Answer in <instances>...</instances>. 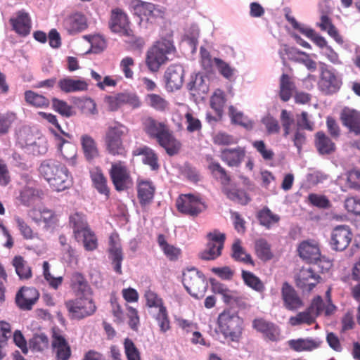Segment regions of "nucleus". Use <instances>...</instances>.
I'll return each mask as SVG.
<instances>
[{"instance_id":"1","label":"nucleus","mask_w":360,"mask_h":360,"mask_svg":"<svg viewBox=\"0 0 360 360\" xmlns=\"http://www.w3.org/2000/svg\"><path fill=\"white\" fill-rule=\"evenodd\" d=\"M143 131L150 139H155L169 156L177 154L181 143L177 140L169 126L163 122H159L152 117H146L142 120Z\"/></svg>"},{"instance_id":"2","label":"nucleus","mask_w":360,"mask_h":360,"mask_svg":"<svg viewBox=\"0 0 360 360\" xmlns=\"http://www.w3.org/2000/svg\"><path fill=\"white\" fill-rule=\"evenodd\" d=\"M41 175L56 191H63L72 185V177L67 167L58 160L49 159L43 161L39 167Z\"/></svg>"},{"instance_id":"3","label":"nucleus","mask_w":360,"mask_h":360,"mask_svg":"<svg viewBox=\"0 0 360 360\" xmlns=\"http://www.w3.org/2000/svg\"><path fill=\"white\" fill-rule=\"evenodd\" d=\"M129 129L124 124L115 121L107 128L104 142L106 152L112 156L126 157L127 150L123 139L128 136Z\"/></svg>"},{"instance_id":"4","label":"nucleus","mask_w":360,"mask_h":360,"mask_svg":"<svg viewBox=\"0 0 360 360\" xmlns=\"http://www.w3.org/2000/svg\"><path fill=\"white\" fill-rule=\"evenodd\" d=\"M175 51L172 41L162 39L156 41L147 51L146 64L150 72H158L169 60V56Z\"/></svg>"},{"instance_id":"5","label":"nucleus","mask_w":360,"mask_h":360,"mask_svg":"<svg viewBox=\"0 0 360 360\" xmlns=\"http://www.w3.org/2000/svg\"><path fill=\"white\" fill-rule=\"evenodd\" d=\"M217 325L224 338L233 342L239 340L243 332V320L237 314L224 311L218 316Z\"/></svg>"},{"instance_id":"6","label":"nucleus","mask_w":360,"mask_h":360,"mask_svg":"<svg viewBox=\"0 0 360 360\" xmlns=\"http://www.w3.org/2000/svg\"><path fill=\"white\" fill-rule=\"evenodd\" d=\"M65 305L72 319H83L93 315L96 311L91 295L76 296V298L66 301Z\"/></svg>"},{"instance_id":"7","label":"nucleus","mask_w":360,"mask_h":360,"mask_svg":"<svg viewBox=\"0 0 360 360\" xmlns=\"http://www.w3.org/2000/svg\"><path fill=\"white\" fill-rule=\"evenodd\" d=\"M183 284L187 292L197 299L204 297L207 287L205 276L195 268L183 274Z\"/></svg>"},{"instance_id":"8","label":"nucleus","mask_w":360,"mask_h":360,"mask_svg":"<svg viewBox=\"0 0 360 360\" xmlns=\"http://www.w3.org/2000/svg\"><path fill=\"white\" fill-rule=\"evenodd\" d=\"M200 58L201 65L207 72H212L214 65L219 73L225 79L231 80L233 77L235 68L219 58H212L205 49H200Z\"/></svg>"},{"instance_id":"9","label":"nucleus","mask_w":360,"mask_h":360,"mask_svg":"<svg viewBox=\"0 0 360 360\" xmlns=\"http://www.w3.org/2000/svg\"><path fill=\"white\" fill-rule=\"evenodd\" d=\"M110 30L120 36L131 38L134 32L130 27V21L127 14L121 8L112 9L108 21Z\"/></svg>"},{"instance_id":"10","label":"nucleus","mask_w":360,"mask_h":360,"mask_svg":"<svg viewBox=\"0 0 360 360\" xmlns=\"http://www.w3.org/2000/svg\"><path fill=\"white\" fill-rule=\"evenodd\" d=\"M109 176L117 191L127 190L132 183L130 172L126 162L123 161H117L111 164Z\"/></svg>"},{"instance_id":"11","label":"nucleus","mask_w":360,"mask_h":360,"mask_svg":"<svg viewBox=\"0 0 360 360\" xmlns=\"http://www.w3.org/2000/svg\"><path fill=\"white\" fill-rule=\"evenodd\" d=\"M207 247L199 253V257L203 260H214L221 255L226 236L218 230H214L207 234Z\"/></svg>"},{"instance_id":"12","label":"nucleus","mask_w":360,"mask_h":360,"mask_svg":"<svg viewBox=\"0 0 360 360\" xmlns=\"http://www.w3.org/2000/svg\"><path fill=\"white\" fill-rule=\"evenodd\" d=\"M178 211L191 217H197L206 207L201 199L192 194L181 195L176 200Z\"/></svg>"},{"instance_id":"13","label":"nucleus","mask_w":360,"mask_h":360,"mask_svg":"<svg viewBox=\"0 0 360 360\" xmlns=\"http://www.w3.org/2000/svg\"><path fill=\"white\" fill-rule=\"evenodd\" d=\"M108 108L111 111H117L124 105H129L132 108H138L141 105V101L135 93L120 92L113 96H108L105 98Z\"/></svg>"},{"instance_id":"14","label":"nucleus","mask_w":360,"mask_h":360,"mask_svg":"<svg viewBox=\"0 0 360 360\" xmlns=\"http://www.w3.org/2000/svg\"><path fill=\"white\" fill-rule=\"evenodd\" d=\"M252 327L262 335L266 342H276L280 340L281 330L274 323L264 318H255L252 322Z\"/></svg>"},{"instance_id":"15","label":"nucleus","mask_w":360,"mask_h":360,"mask_svg":"<svg viewBox=\"0 0 360 360\" xmlns=\"http://www.w3.org/2000/svg\"><path fill=\"white\" fill-rule=\"evenodd\" d=\"M341 85V79L333 70L328 69L325 66L321 68L318 86L321 92L326 95L333 94L340 89Z\"/></svg>"},{"instance_id":"16","label":"nucleus","mask_w":360,"mask_h":360,"mask_svg":"<svg viewBox=\"0 0 360 360\" xmlns=\"http://www.w3.org/2000/svg\"><path fill=\"white\" fill-rule=\"evenodd\" d=\"M108 252L114 271L120 275L122 274V262L124 259V255L120 238L117 233H112L110 235Z\"/></svg>"},{"instance_id":"17","label":"nucleus","mask_w":360,"mask_h":360,"mask_svg":"<svg viewBox=\"0 0 360 360\" xmlns=\"http://www.w3.org/2000/svg\"><path fill=\"white\" fill-rule=\"evenodd\" d=\"M352 236V232L349 226H337L332 231L330 245L333 250L342 251L349 246Z\"/></svg>"},{"instance_id":"18","label":"nucleus","mask_w":360,"mask_h":360,"mask_svg":"<svg viewBox=\"0 0 360 360\" xmlns=\"http://www.w3.org/2000/svg\"><path fill=\"white\" fill-rule=\"evenodd\" d=\"M51 349L56 360H69L72 354L71 347L59 331L53 329L51 335Z\"/></svg>"},{"instance_id":"19","label":"nucleus","mask_w":360,"mask_h":360,"mask_svg":"<svg viewBox=\"0 0 360 360\" xmlns=\"http://www.w3.org/2000/svg\"><path fill=\"white\" fill-rule=\"evenodd\" d=\"M39 297V293L35 288L23 286L17 292L15 302L20 309L30 311L32 309Z\"/></svg>"},{"instance_id":"20","label":"nucleus","mask_w":360,"mask_h":360,"mask_svg":"<svg viewBox=\"0 0 360 360\" xmlns=\"http://www.w3.org/2000/svg\"><path fill=\"white\" fill-rule=\"evenodd\" d=\"M320 279L314 269L303 267L295 277V283L302 291L309 292L320 282Z\"/></svg>"},{"instance_id":"21","label":"nucleus","mask_w":360,"mask_h":360,"mask_svg":"<svg viewBox=\"0 0 360 360\" xmlns=\"http://www.w3.org/2000/svg\"><path fill=\"white\" fill-rule=\"evenodd\" d=\"M281 298L283 307L289 311H297L304 307L302 299L288 282H284L282 285Z\"/></svg>"},{"instance_id":"22","label":"nucleus","mask_w":360,"mask_h":360,"mask_svg":"<svg viewBox=\"0 0 360 360\" xmlns=\"http://www.w3.org/2000/svg\"><path fill=\"white\" fill-rule=\"evenodd\" d=\"M57 143L58 149L68 163L69 165L75 167L77 165V148L68 140H65L60 134L56 131H51Z\"/></svg>"},{"instance_id":"23","label":"nucleus","mask_w":360,"mask_h":360,"mask_svg":"<svg viewBox=\"0 0 360 360\" xmlns=\"http://www.w3.org/2000/svg\"><path fill=\"white\" fill-rule=\"evenodd\" d=\"M62 26L69 34H75L86 30L88 27L86 17L78 12L65 16Z\"/></svg>"},{"instance_id":"24","label":"nucleus","mask_w":360,"mask_h":360,"mask_svg":"<svg viewBox=\"0 0 360 360\" xmlns=\"http://www.w3.org/2000/svg\"><path fill=\"white\" fill-rule=\"evenodd\" d=\"M184 70L180 65H172L169 66L165 72L166 86L169 91L179 89L183 83Z\"/></svg>"},{"instance_id":"25","label":"nucleus","mask_w":360,"mask_h":360,"mask_svg":"<svg viewBox=\"0 0 360 360\" xmlns=\"http://www.w3.org/2000/svg\"><path fill=\"white\" fill-rule=\"evenodd\" d=\"M246 155L245 148L238 146L234 148H225L220 153L221 160L229 167H238L244 160Z\"/></svg>"},{"instance_id":"26","label":"nucleus","mask_w":360,"mask_h":360,"mask_svg":"<svg viewBox=\"0 0 360 360\" xmlns=\"http://www.w3.org/2000/svg\"><path fill=\"white\" fill-rule=\"evenodd\" d=\"M58 87L62 92L70 94L86 91L89 89V84L83 79H75L71 77H65L59 79L58 82Z\"/></svg>"},{"instance_id":"27","label":"nucleus","mask_w":360,"mask_h":360,"mask_svg":"<svg viewBox=\"0 0 360 360\" xmlns=\"http://www.w3.org/2000/svg\"><path fill=\"white\" fill-rule=\"evenodd\" d=\"M80 145L85 160L92 162L100 156L98 144L89 134H84L80 136Z\"/></svg>"},{"instance_id":"28","label":"nucleus","mask_w":360,"mask_h":360,"mask_svg":"<svg viewBox=\"0 0 360 360\" xmlns=\"http://www.w3.org/2000/svg\"><path fill=\"white\" fill-rule=\"evenodd\" d=\"M13 30L19 35L27 36L31 31V19L29 14L25 11H19L15 18L9 20Z\"/></svg>"},{"instance_id":"29","label":"nucleus","mask_w":360,"mask_h":360,"mask_svg":"<svg viewBox=\"0 0 360 360\" xmlns=\"http://www.w3.org/2000/svg\"><path fill=\"white\" fill-rule=\"evenodd\" d=\"M70 286L75 296L92 295V290L84 276L74 272L70 277Z\"/></svg>"},{"instance_id":"30","label":"nucleus","mask_w":360,"mask_h":360,"mask_svg":"<svg viewBox=\"0 0 360 360\" xmlns=\"http://www.w3.org/2000/svg\"><path fill=\"white\" fill-rule=\"evenodd\" d=\"M323 341L316 338H298L290 340L288 342L289 347L295 352H311L319 348Z\"/></svg>"},{"instance_id":"31","label":"nucleus","mask_w":360,"mask_h":360,"mask_svg":"<svg viewBox=\"0 0 360 360\" xmlns=\"http://www.w3.org/2000/svg\"><path fill=\"white\" fill-rule=\"evenodd\" d=\"M69 225L73 230V236L79 241V236L86 229H89L86 215L80 212H75L69 217Z\"/></svg>"},{"instance_id":"32","label":"nucleus","mask_w":360,"mask_h":360,"mask_svg":"<svg viewBox=\"0 0 360 360\" xmlns=\"http://www.w3.org/2000/svg\"><path fill=\"white\" fill-rule=\"evenodd\" d=\"M340 120L351 131L360 134V114L355 110L345 108L340 114Z\"/></svg>"},{"instance_id":"33","label":"nucleus","mask_w":360,"mask_h":360,"mask_svg":"<svg viewBox=\"0 0 360 360\" xmlns=\"http://www.w3.org/2000/svg\"><path fill=\"white\" fill-rule=\"evenodd\" d=\"M314 138L315 146L319 154L330 155L335 151V143L325 132L322 131H317Z\"/></svg>"},{"instance_id":"34","label":"nucleus","mask_w":360,"mask_h":360,"mask_svg":"<svg viewBox=\"0 0 360 360\" xmlns=\"http://www.w3.org/2000/svg\"><path fill=\"white\" fill-rule=\"evenodd\" d=\"M132 154L134 156L142 155V162L148 165L152 170H158L160 167L158 164V156L155 152L147 146H143L135 148Z\"/></svg>"},{"instance_id":"35","label":"nucleus","mask_w":360,"mask_h":360,"mask_svg":"<svg viewBox=\"0 0 360 360\" xmlns=\"http://www.w3.org/2000/svg\"><path fill=\"white\" fill-rule=\"evenodd\" d=\"M300 257L308 263L313 264L319 259L321 252L319 246L307 241L300 243L298 248Z\"/></svg>"},{"instance_id":"36","label":"nucleus","mask_w":360,"mask_h":360,"mask_svg":"<svg viewBox=\"0 0 360 360\" xmlns=\"http://www.w3.org/2000/svg\"><path fill=\"white\" fill-rule=\"evenodd\" d=\"M296 89L295 84L292 77L288 74H282L279 79L278 96L283 102L288 101L293 95Z\"/></svg>"},{"instance_id":"37","label":"nucleus","mask_w":360,"mask_h":360,"mask_svg":"<svg viewBox=\"0 0 360 360\" xmlns=\"http://www.w3.org/2000/svg\"><path fill=\"white\" fill-rule=\"evenodd\" d=\"M155 186L150 181L141 180L137 184V194L142 206L149 204L153 198Z\"/></svg>"},{"instance_id":"38","label":"nucleus","mask_w":360,"mask_h":360,"mask_svg":"<svg viewBox=\"0 0 360 360\" xmlns=\"http://www.w3.org/2000/svg\"><path fill=\"white\" fill-rule=\"evenodd\" d=\"M134 13L141 20H150L156 16L158 11L152 3L137 1L134 6Z\"/></svg>"},{"instance_id":"39","label":"nucleus","mask_w":360,"mask_h":360,"mask_svg":"<svg viewBox=\"0 0 360 360\" xmlns=\"http://www.w3.org/2000/svg\"><path fill=\"white\" fill-rule=\"evenodd\" d=\"M157 242L164 255L169 261H176L181 257V250L168 243L165 235L159 234L158 236Z\"/></svg>"},{"instance_id":"40","label":"nucleus","mask_w":360,"mask_h":360,"mask_svg":"<svg viewBox=\"0 0 360 360\" xmlns=\"http://www.w3.org/2000/svg\"><path fill=\"white\" fill-rule=\"evenodd\" d=\"M11 264L20 280H28L32 277V268L23 257L20 255L15 256Z\"/></svg>"},{"instance_id":"41","label":"nucleus","mask_w":360,"mask_h":360,"mask_svg":"<svg viewBox=\"0 0 360 360\" xmlns=\"http://www.w3.org/2000/svg\"><path fill=\"white\" fill-rule=\"evenodd\" d=\"M317 26L322 31H326L330 37H331L338 44H343L342 37L339 34L338 30L333 24L331 18L326 14L321 15L320 22L317 23Z\"/></svg>"},{"instance_id":"42","label":"nucleus","mask_w":360,"mask_h":360,"mask_svg":"<svg viewBox=\"0 0 360 360\" xmlns=\"http://www.w3.org/2000/svg\"><path fill=\"white\" fill-rule=\"evenodd\" d=\"M148 106L156 111L165 112L169 108V103L166 98L157 94H148L145 98Z\"/></svg>"},{"instance_id":"43","label":"nucleus","mask_w":360,"mask_h":360,"mask_svg":"<svg viewBox=\"0 0 360 360\" xmlns=\"http://www.w3.org/2000/svg\"><path fill=\"white\" fill-rule=\"evenodd\" d=\"M229 115L232 123L240 125L248 130H250L253 128V122L249 120L248 117L245 116L242 112L238 110L234 106H229Z\"/></svg>"},{"instance_id":"44","label":"nucleus","mask_w":360,"mask_h":360,"mask_svg":"<svg viewBox=\"0 0 360 360\" xmlns=\"http://www.w3.org/2000/svg\"><path fill=\"white\" fill-rule=\"evenodd\" d=\"M226 101L225 94L219 89H216L210 98V107L214 110L219 119L222 117Z\"/></svg>"},{"instance_id":"45","label":"nucleus","mask_w":360,"mask_h":360,"mask_svg":"<svg viewBox=\"0 0 360 360\" xmlns=\"http://www.w3.org/2000/svg\"><path fill=\"white\" fill-rule=\"evenodd\" d=\"M91 177L94 186L98 192L104 195L106 198H108L110 195V188L107 184V179L103 172L101 170H97L91 174Z\"/></svg>"},{"instance_id":"46","label":"nucleus","mask_w":360,"mask_h":360,"mask_svg":"<svg viewBox=\"0 0 360 360\" xmlns=\"http://www.w3.org/2000/svg\"><path fill=\"white\" fill-rule=\"evenodd\" d=\"M257 218L259 224L269 229L271 226L278 223L280 217L274 213L267 207H265L259 210L257 214Z\"/></svg>"},{"instance_id":"47","label":"nucleus","mask_w":360,"mask_h":360,"mask_svg":"<svg viewBox=\"0 0 360 360\" xmlns=\"http://www.w3.org/2000/svg\"><path fill=\"white\" fill-rule=\"evenodd\" d=\"M231 250V256L236 261L254 266L255 264L251 255L245 252L241 246V241L239 239L235 240L232 245Z\"/></svg>"},{"instance_id":"48","label":"nucleus","mask_w":360,"mask_h":360,"mask_svg":"<svg viewBox=\"0 0 360 360\" xmlns=\"http://www.w3.org/2000/svg\"><path fill=\"white\" fill-rule=\"evenodd\" d=\"M25 99L29 105L36 108H47L50 104L48 98L31 90L25 92Z\"/></svg>"},{"instance_id":"49","label":"nucleus","mask_w":360,"mask_h":360,"mask_svg":"<svg viewBox=\"0 0 360 360\" xmlns=\"http://www.w3.org/2000/svg\"><path fill=\"white\" fill-rule=\"evenodd\" d=\"M223 192L229 199L240 205H245L250 201V198L243 190L224 187Z\"/></svg>"},{"instance_id":"50","label":"nucleus","mask_w":360,"mask_h":360,"mask_svg":"<svg viewBox=\"0 0 360 360\" xmlns=\"http://www.w3.org/2000/svg\"><path fill=\"white\" fill-rule=\"evenodd\" d=\"M289 324L292 326H297L302 324L311 326L316 322L315 316L307 309L304 311L297 313L295 316H290Z\"/></svg>"},{"instance_id":"51","label":"nucleus","mask_w":360,"mask_h":360,"mask_svg":"<svg viewBox=\"0 0 360 360\" xmlns=\"http://www.w3.org/2000/svg\"><path fill=\"white\" fill-rule=\"evenodd\" d=\"M242 278L245 285L257 292H262L265 289V286L260 278L250 271L243 270Z\"/></svg>"},{"instance_id":"52","label":"nucleus","mask_w":360,"mask_h":360,"mask_svg":"<svg viewBox=\"0 0 360 360\" xmlns=\"http://www.w3.org/2000/svg\"><path fill=\"white\" fill-rule=\"evenodd\" d=\"M255 251L257 257L262 261L266 262L273 258L270 244L264 238L255 242Z\"/></svg>"},{"instance_id":"53","label":"nucleus","mask_w":360,"mask_h":360,"mask_svg":"<svg viewBox=\"0 0 360 360\" xmlns=\"http://www.w3.org/2000/svg\"><path fill=\"white\" fill-rule=\"evenodd\" d=\"M49 345V338L44 333L35 334L29 340L30 348L34 352H43L48 349Z\"/></svg>"},{"instance_id":"54","label":"nucleus","mask_w":360,"mask_h":360,"mask_svg":"<svg viewBox=\"0 0 360 360\" xmlns=\"http://www.w3.org/2000/svg\"><path fill=\"white\" fill-rule=\"evenodd\" d=\"M285 17L295 30H298L308 38L311 39L316 34V32L313 29L302 26L298 23L296 19L291 15V11L289 8L285 9Z\"/></svg>"},{"instance_id":"55","label":"nucleus","mask_w":360,"mask_h":360,"mask_svg":"<svg viewBox=\"0 0 360 360\" xmlns=\"http://www.w3.org/2000/svg\"><path fill=\"white\" fill-rule=\"evenodd\" d=\"M212 174L217 177L223 186H227L231 181V177L226 169L217 162H211L208 166Z\"/></svg>"},{"instance_id":"56","label":"nucleus","mask_w":360,"mask_h":360,"mask_svg":"<svg viewBox=\"0 0 360 360\" xmlns=\"http://www.w3.org/2000/svg\"><path fill=\"white\" fill-rule=\"evenodd\" d=\"M81 240L86 251H94L98 248L97 237L90 228L82 232L79 236V240Z\"/></svg>"},{"instance_id":"57","label":"nucleus","mask_w":360,"mask_h":360,"mask_svg":"<svg viewBox=\"0 0 360 360\" xmlns=\"http://www.w3.org/2000/svg\"><path fill=\"white\" fill-rule=\"evenodd\" d=\"M52 108L53 110L59 113L63 117H70L74 115L72 107L66 101L58 99L57 98H53L51 100Z\"/></svg>"},{"instance_id":"58","label":"nucleus","mask_w":360,"mask_h":360,"mask_svg":"<svg viewBox=\"0 0 360 360\" xmlns=\"http://www.w3.org/2000/svg\"><path fill=\"white\" fill-rule=\"evenodd\" d=\"M144 297L146 301V306L149 308H158V310L162 307H166L164 305L163 300L153 290L148 289L145 291Z\"/></svg>"},{"instance_id":"59","label":"nucleus","mask_w":360,"mask_h":360,"mask_svg":"<svg viewBox=\"0 0 360 360\" xmlns=\"http://www.w3.org/2000/svg\"><path fill=\"white\" fill-rule=\"evenodd\" d=\"M40 198V191L32 188L26 187L20 192V200L25 205H30Z\"/></svg>"},{"instance_id":"60","label":"nucleus","mask_w":360,"mask_h":360,"mask_svg":"<svg viewBox=\"0 0 360 360\" xmlns=\"http://www.w3.org/2000/svg\"><path fill=\"white\" fill-rule=\"evenodd\" d=\"M83 37L91 44V49L96 53L101 52L107 46L105 39L99 34L84 35Z\"/></svg>"},{"instance_id":"61","label":"nucleus","mask_w":360,"mask_h":360,"mask_svg":"<svg viewBox=\"0 0 360 360\" xmlns=\"http://www.w3.org/2000/svg\"><path fill=\"white\" fill-rule=\"evenodd\" d=\"M155 319L158 322V326L160 327V330L162 333H166L170 330V321L166 307H162L161 309L158 310V312L155 315Z\"/></svg>"},{"instance_id":"62","label":"nucleus","mask_w":360,"mask_h":360,"mask_svg":"<svg viewBox=\"0 0 360 360\" xmlns=\"http://www.w3.org/2000/svg\"><path fill=\"white\" fill-rule=\"evenodd\" d=\"M124 349L127 360H141L140 352L131 339H124Z\"/></svg>"},{"instance_id":"63","label":"nucleus","mask_w":360,"mask_h":360,"mask_svg":"<svg viewBox=\"0 0 360 360\" xmlns=\"http://www.w3.org/2000/svg\"><path fill=\"white\" fill-rule=\"evenodd\" d=\"M280 120L283 129V136L287 137L290 134L291 126L294 124V118L290 112L283 109L281 112Z\"/></svg>"},{"instance_id":"64","label":"nucleus","mask_w":360,"mask_h":360,"mask_svg":"<svg viewBox=\"0 0 360 360\" xmlns=\"http://www.w3.org/2000/svg\"><path fill=\"white\" fill-rule=\"evenodd\" d=\"M50 265L47 261L43 262V275L45 280L49 283V285L54 289H57L63 282V277H54L50 273Z\"/></svg>"}]
</instances>
